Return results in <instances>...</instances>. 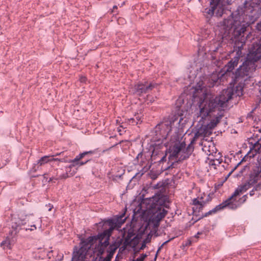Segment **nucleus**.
<instances>
[{
	"instance_id": "obj_59",
	"label": "nucleus",
	"mask_w": 261,
	"mask_h": 261,
	"mask_svg": "<svg viewBox=\"0 0 261 261\" xmlns=\"http://www.w3.org/2000/svg\"><path fill=\"white\" fill-rule=\"evenodd\" d=\"M99 252L100 253V254H102L103 252V249H101L100 248V250H99Z\"/></svg>"
},
{
	"instance_id": "obj_11",
	"label": "nucleus",
	"mask_w": 261,
	"mask_h": 261,
	"mask_svg": "<svg viewBox=\"0 0 261 261\" xmlns=\"http://www.w3.org/2000/svg\"><path fill=\"white\" fill-rule=\"evenodd\" d=\"M211 199L210 195L207 196V198L205 200L204 199L202 196H198L197 198H194L192 202V205H194L192 208V213L196 216H198L199 215L197 214V213H200V212L203 210V208L206 204L211 200Z\"/></svg>"
},
{
	"instance_id": "obj_43",
	"label": "nucleus",
	"mask_w": 261,
	"mask_h": 261,
	"mask_svg": "<svg viewBox=\"0 0 261 261\" xmlns=\"http://www.w3.org/2000/svg\"><path fill=\"white\" fill-rule=\"evenodd\" d=\"M166 156H167V153H166L165 155H164L161 157L160 160L158 161V162L160 164L161 163H163L164 162H165L166 161Z\"/></svg>"
},
{
	"instance_id": "obj_23",
	"label": "nucleus",
	"mask_w": 261,
	"mask_h": 261,
	"mask_svg": "<svg viewBox=\"0 0 261 261\" xmlns=\"http://www.w3.org/2000/svg\"><path fill=\"white\" fill-rule=\"evenodd\" d=\"M222 117V115H219L217 116L215 119L211 120V121L205 125L207 126L208 128H210L212 130L219 122Z\"/></svg>"
},
{
	"instance_id": "obj_22",
	"label": "nucleus",
	"mask_w": 261,
	"mask_h": 261,
	"mask_svg": "<svg viewBox=\"0 0 261 261\" xmlns=\"http://www.w3.org/2000/svg\"><path fill=\"white\" fill-rule=\"evenodd\" d=\"M111 234L112 233L105 229L102 232L99 233L97 235H96V237L99 243H101V241L103 240L110 238Z\"/></svg>"
},
{
	"instance_id": "obj_48",
	"label": "nucleus",
	"mask_w": 261,
	"mask_h": 261,
	"mask_svg": "<svg viewBox=\"0 0 261 261\" xmlns=\"http://www.w3.org/2000/svg\"><path fill=\"white\" fill-rule=\"evenodd\" d=\"M46 206L48 207V211H50L53 208V205L50 203L46 204Z\"/></svg>"
},
{
	"instance_id": "obj_7",
	"label": "nucleus",
	"mask_w": 261,
	"mask_h": 261,
	"mask_svg": "<svg viewBox=\"0 0 261 261\" xmlns=\"http://www.w3.org/2000/svg\"><path fill=\"white\" fill-rule=\"evenodd\" d=\"M97 241L96 236L88 237L86 240L81 241L82 246L78 249L76 246L74 248L71 261H87L85 260L88 249L93 245Z\"/></svg>"
},
{
	"instance_id": "obj_1",
	"label": "nucleus",
	"mask_w": 261,
	"mask_h": 261,
	"mask_svg": "<svg viewBox=\"0 0 261 261\" xmlns=\"http://www.w3.org/2000/svg\"><path fill=\"white\" fill-rule=\"evenodd\" d=\"M258 17V15L251 4L247 1L242 6H239L237 10L224 19L222 22L221 31L223 40H230L233 44L234 50L236 55L219 72L215 85L220 84L230 76L232 71L236 67L242 56V50L245 44L247 37L245 36L247 29L253 23Z\"/></svg>"
},
{
	"instance_id": "obj_28",
	"label": "nucleus",
	"mask_w": 261,
	"mask_h": 261,
	"mask_svg": "<svg viewBox=\"0 0 261 261\" xmlns=\"http://www.w3.org/2000/svg\"><path fill=\"white\" fill-rule=\"evenodd\" d=\"M148 175L151 179L155 180L158 177L159 173L158 172L151 170L149 172Z\"/></svg>"
},
{
	"instance_id": "obj_62",
	"label": "nucleus",
	"mask_w": 261,
	"mask_h": 261,
	"mask_svg": "<svg viewBox=\"0 0 261 261\" xmlns=\"http://www.w3.org/2000/svg\"><path fill=\"white\" fill-rule=\"evenodd\" d=\"M117 6H113V9H117Z\"/></svg>"
},
{
	"instance_id": "obj_8",
	"label": "nucleus",
	"mask_w": 261,
	"mask_h": 261,
	"mask_svg": "<svg viewBox=\"0 0 261 261\" xmlns=\"http://www.w3.org/2000/svg\"><path fill=\"white\" fill-rule=\"evenodd\" d=\"M257 160L255 165L253 167L249 174V178L244 185L240 186L239 187L242 192H245L257 183L259 177L261 176V154L257 153Z\"/></svg>"
},
{
	"instance_id": "obj_44",
	"label": "nucleus",
	"mask_w": 261,
	"mask_h": 261,
	"mask_svg": "<svg viewBox=\"0 0 261 261\" xmlns=\"http://www.w3.org/2000/svg\"><path fill=\"white\" fill-rule=\"evenodd\" d=\"M248 198V195L247 194L243 195L240 199V200L241 201V203H243L247 200Z\"/></svg>"
},
{
	"instance_id": "obj_56",
	"label": "nucleus",
	"mask_w": 261,
	"mask_h": 261,
	"mask_svg": "<svg viewBox=\"0 0 261 261\" xmlns=\"http://www.w3.org/2000/svg\"><path fill=\"white\" fill-rule=\"evenodd\" d=\"M232 0H226V3L227 4L230 5L231 4Z\"/></svg>"
},
{
	"instance_id": "obj_15",
	"label": "nucleus",
	"mask_w": 261,
	"mask_h": 261,
	"mask_svg": "<svg viewBox=\"0 0 261 261\" xmlns=\"http://www.w3.org/2000/svg\"><path fill=\"white\" fill-rule=\"evenodd\" d=\"M135 235V233L133 228L130 227L128 228L127 231L126 236L124 238V241L123 242L124 246H127L130 245L132 241L138 238L137 236L134 237Z\"/></svg>"
},
{
	"instance_id": "obj_52",
	"label": "nucleus",
	"mask_w": 261,
	"mask_h": 261,
	"mask_svg": "<svg viewBox=\"0 0 261 261\" xmlns=\"http://www.w3.org/2000/svg\"><path fill=\"white\" fill-rule=\"evenodd\" d=\"M240 164V163H238L237 166H236L229 173L228 176L230 175V174L232 173V172L237 168V167L238 166V165Z\"/></svg>"
},
{
	"instance_id": "obj_30",
	"label": "nucleus",
	"mask_w": 261,
	"mask_h": 261,
	"mask_svg": "<svg viewBox=\"0 0 261 261\" xmlns=\"http://www.w3.org/2000/svg\"><path fill=\"white\" fill-rule=\"evenodd\" d=\"M242 190L240 189L239 186L235 190L233 194L228 198L229 199H235L234 197L238 195L240 193H242Z\"/></svg>"
},
{
	"instance_id": "obj_29",
	"label": "nucleus",
	"mask_w": 261,
	"mask_h": 261,
	"mask_svg": "<svg viewBox=\"0 0 261 261\" xmlns=\"http://www.w3.org/2000/svg\"><path fill=\"white\" fill-rule=\"evenodd\" d=\"M10 245H11L10 241L9 239H6V240L3 241L1 243V247H3L4 249H5V248H9L10 249Z\"/></svg>"
},
{
	"instance_id": "obj_41",
	"label": "nucleus",
	"mask_w": 261,
	"mask_h": 261,
	"mask_svg": "<svg viewBox=\"0 0 261 261\" xmlns=\"http://www.w3.org/2000/svg\"><path fill=\"white\" fill-rule=\"evenodd\" d=\"M91 159H86L85 161H79V167L83 166L87 164L88 162L90 161Z\"/></svg>"
},
{
	"instance_id": "obj_54",
	"label": "nucleus",
	"mask_w": 261,
	"mask_h": 261,
	"mask_svg": "<svg viewBox=\"0 0 261 261\" xmlns=\"http://www.w3.org/2000/svg\"><path fill=\"white\" fill-rule=\"evenodd\" d=\"M100 259H102V261H111L110 260L106 258V257L103 258H102V257H100Z\"/></svg>"
},
{
	"instance_id": "obj_4",
	"label": "nucleus",
	"mask_w": 261,
	"mask_h": 261,
	"mask_svg": "<svg viewBox=\"0 0 261 261\" xmlns=\"http://www.w3.org/2000/svg\"><path fill=\"white\" fill-rule=\"evenodd\" d=\"M173 120L170 123H160L154 128L150 140V147L152 148L150 159L156 160L155 156H160V150L167 146L164 140L171 130Z\"/></svg>"
},
{
	"instance_id": "obj_42",
	"label": "nucleus",
	"mask_w": 261,
	"mask_h": 261,
	"mask_svg": "<svg viewBox=\"0 0 261 261\" xmlns=\"http://www.w3.org/2000/svg\"><path fill=\"white\" fill-rule=\"evenodd\" d=\"M210 145L207 147L205 144H203V146L202 147V150L203 151H204L205 153L208 151V152H207V154H210L211 153L210 150L208 149V147H210Z\"/></svg>"
},
{
	"instance_id": "obj_10",
	"label": "nucleus",
	"mask_w": 261,
	"mask_h": 261,
	"mask_svg": "<svg viewBox=\"0 0 261 261\" xmlns=\"http://www.w3.org/2000/svg\"><path fill=\"white\" fill-rule=\"evenodd\" d=\"M193 143H191V142L186 148H185L182 149V150L180 152L181 154L180 155V156L176 161L172 162L167 167H166L165 168L162 167V169L163 170H167L170 169H173V168H175V165H176L178 163L181 162L184 160L188 159L194 151V146L193 145Z\"/></svg>"
},
{
	"instance_id": "obj_13",
	"label": "nucleus",
	"mask_w": 261,
	"mask_h": 261,
	"mask_svg": "<svg viewBox=\"0 0 261 261\" xmlns=\"http://www.w3.org/2000/svg\"><path fill=\"white\" fill-rule=\"evenodd\" d=\"M223 207V206H221V205L219 204L217 205L215 207L213 208L212 210L209 211L208 212L202 214L201 215L199 214V213H197V214H198V216H196L194 214L193 215L195 216V218L193 217L190 221L189 222V223H187L186 224V227H190L191 226L193 225L195 223H196L198 220L204 218L210 215L215 214L218 211H220L221 210V207Z\"/></svg>"
},
{
	"instance_id": "obj_18",
	"label": "nucleus",
	"mask_w": 261,
	"mask_h": 261,
	"mask_svg": "<svg viewBox=\"0 0 261 261\" xmlns=\"http://www.w3.org/2000/svg\"><path fill=\"white\" fill-rule=\"evenodd\" d=\"M235 200L236 199H229V198H227L226 200L220 204L221 206H223V207H221V210L226 207H228L231 210L237 209L238 206L236 203H233V201Z\"/></svg>"
},
{
	"instance_id": "obj_2",
	"label": "nucleus",
	"mask_w": 261,
	"mask_h": 261,
	"mask_svg": "<svg viewBox=\"0 0 261 261\" xmlns=\"http://www.w3.org/2000/svg\"><path fill=\"white\" fill-rule=\"evenodd\" d=\"M229 85L230 86L221 91L218 96L214 97L206 95L199 102V113L202 119H205L215 109L223 107L234 97L243 95V89L242 86L234 85L232 81Z\"/></svg>"
},
{
	"instance_id": "obj_55",
	"label": "nucleus",
	"mask_w": 261,
	"mask_h": 261,
	"mask_svg": "<svg viewBox=\"0 0 261 261\" xmlns=\"http://www.w3.org/2000/svg\"><path fill=\"white\" fill-rule=\"evenodd\" d=\"M216 161L218 162V164H220V163H222V159H216Z\"/></svg>"
},
{
	"instance_id": "obj_12",
	"label": "nucleus",
	"mask_w": 261,
	"mask_h": 261,
	"mask_svg": "<svg viewBox=\"0 0 261 261\" xmlns=\"http://www.w3.org/2000/svg\"><path fill=\"white\" fill-rule=\"evenodd\" d=\"M185 146L186 144L184 142H180L178 141L171 144L166 150V152L168 151L170 153L168 157L169 160L173 158H177L178 154L185 148Z\"/></svg>"
},
{
	"instance_id": "obj_39",
	"label": "nucleus",
	"mask_w": 261,
	"mask_h": 261,
	"mask_svg": "<svg viewBox=\"0 0 261 261\" xmlns=\"http://www.w3.org/2000/svg\"><path fill=\"white\" fill-rule=\"evenodd\" d=\"M147 256L146 254H142L138 258L133 261H144L145 258Z\"/></svg>"
},
{
	"instance_id": "obj_51",
	"label": "nucleus",
	"mask_w": 261,
	"mask_h": 261,
	"mask_svg": "<svg viewBox=\"0 0 261 261\" xmlns=\"http://www.w3.org/2000/svg\"><path fill=\"white\" fill-rule=\"evenodd\" d=\"M146 247V242L145 241H143L140 248V250L143 249Z\"/></svg>"
},
{
	"instance_id": "obj_58",
	"label": "nucleus",
	"mask_w": 261,
	"mask_h": 261,
	"mask_svg": "<svg viewBox=\"0 0 261 261\" xmlns=\"http://www.w3.org/2000/svg\"><path fill=\"white\" fill-rule=\"evenodd\" d=\"M60 258L59 261H60V260L63 259V257H64L63 254L62 253H61V255H60Z\"/></svg>"
},
{
	"instance_id": "obj_9",
	"label": "nucleus",
	"mask_w": 261,
	"mask_h": 261,
	"mask_svg": "<svg viewBox=\"0 0 261 261\" xmlns=\"http://www.w3.org/2000/svg\"><path fill=\"white\" fill-rule=\"evenodd\" d=\"M157 86L158 84L153 82H149L147 81L140 82L135 86V92L137 95L141 96L144 94L149 93Z\"/></svg>"
},
{
	"instance_id": "obj_53",
	"label": "nucleus",
	"mask_w": 261,
	"mask_h": 261,
	"mask_svg": "<svg viewBox=\"0 0 261 261\" xmlns=\"http://www.w3.org/2000/svg\"><path fill=\"white\" fill-rule=\"evenodd\" d=\"M201 234V232H198L197 233V234H196L195 236H194V237L196 238H199V234Z\"/></svg>"
},
{
	"instance_id": "obj_45",
	"label": "nucleus",
	"mask_w": 261,
	"mask_h": 261,
	"mask_svg": "<svg viewBox=\"0 0 261 261\" xmlns=\"http://www.w3.org/2000/svg\"><path fill=\"white\" fill-rule=\"evenodd\" d=\"M192 244V241L191 239H188L187 241H185V243L184 245L185 246H190Z\"/></svg>"
},
{
	"instance_id": "obj_49",
	"label": "nucleus",
	"mask_w": 261,
	"mask_h": 261,
	"mask_svg": "<svg viewBox=\"0 0 261 261\" xmlns=\"http://www.w3.org/2000/svg\"><path fill=\"white\" fill-rule=\"evenodd\" d=\"M62 170V169H59V170H57V173H56V176H53L52 177H51L50 178H52L53 177H57V175H60L61 174H63L64 172L63 173H62L61 172V171Z\"/></svg>"
},
{
	"instance_id": "obj_47",
	"label": "nucleus",
	"mask_w": 261,
	"mask_h": 261,
	"mask_svg": "<svg viewBox=\"0 0 261 261\" xmlns=\"http://www.w3.org/2000/svg\"><path fill=\"white\" fill-rule=\"evenodd\" d=\"M114 255L111 254V253H108L107 255L105 257L106 258L111 260L112 258L113 257Z\"/></svg>"
},
{
	"instance_id": "obj_40",
	"label": "nucleus",
	"mask_w": 261,
	"mask_h": 261,
	"mask_svg": "<svg viewBox=\"0 0 261 261\" xmlns=\"http://www.w3.org/2000/svg\"><path fill=\"white\" fill-rule=\"evenodd\" d=\"M143 156V151L140 152L138 155H137L136 158H135V159L134 160V161L136 162H137L138 163H139V159L140 158H142V157Z\"/></svg>"
},
{
	"instance_id": "obj_32",
	"label": "nucleus",
	"mask_w": 261,
	"mask_h": 261,
	"mask_svg": "<svg viewBox=\"0 0 261 261\" xmlns=\"http://www.w3.org/2000/svg\"><path fill=\"white\" fill-rule=\"evenodd\" d=\"M203 128H204V132L203 133V137L209 136L212 134V130L207 128L205 125H203Z\"/></svg>"
},
{
	"instance_id": "obj_46",
	"label": "nucleus",
	"mask_w": 261,
	"mask_h": 261,
	"mask_svg": "<svg viewBox=\"0 0 261 261\" xmlns=\"http://www.w3.org/2000/svg\"><path fill=\"white\" fill-rule=\"evenodd\" d=\"M256 29L258 31H261V21L256 24Z\"/></svg>"
},
{
	"instance_id": "obj_3",
	"label": "nucleus",
	"mask_w": 261,
	"mask_h": 261,
	"mask_svg": "<svg viewBox=\"0 0 261 261\" xmlns=\"http://www.w3.org/2000/svg\"><path fill=\"white\" fill-rule=\"evenodd\" d=\"M258 61H261V46L249 51L245 61L235 71L232 79L234 85H241L243 89L245 82L250 77V74L255 71V63Z\"/></svg>"
},
{
	"instance_id": "obj_21",
	"label": "nucleus",
	"mask_w": 261,
	"mask_h": 261,
	"mask_svg": "<svg viewBox=\"0 0 261 261\" xmlns=\"http://www.w3.org/2000/svg\"><path fill=\"white\" fill-rule=\"evenodd\" d=\"M141 160L140 162L139 163L141 166H143L145 165L142 169V173L141 174H144V173L146 172L152 165V163H150L148 160H147L145 158L142 157L141 158Z\"/></svg>"
},
{
	"instance_id": "obj_37",
	"label": "nucleus",
	"mask_w": 261,
	"mask_h": 261,
	"mask_svg": "<svg viewBox=\"0 0 261 261\" xmlns=\"http://www.w3.org/2000/svg\"><path fill=\"white\" fill-rule=\"evenodd\" d=\"M174 239V238H171V239H169V240H168L167 241H166L164 242L162 244V245H161V246L158 248V250H157V252H156V255H155V259H156L158 253H159V252L160 251V250L163 248V246L164 245L166 244L167 243L169 242L171 240H172V239Z\"/></svg>"
},
{
	"instance_id": "obj_57",
	"label": "nucleus",
	"mask_w": 261,
	"mask_h": 261,
	"mask_svg": "<svg viewBox=\"0 0 261 261\" xmlns=\"http://www.w3.org/2000/svg\"><path fill=\"white\" fill-rule=\"evenodd\" d=\"M85 80H86V77H81V81L82 82H85Z\"/></svg>"
},
{
	"instance_id": "obj_61",
	"label": "nucleus",
	"mask_w": 261,
	"mask_h": 261,
	"mask_svg": "<svg viewBox=\"0 0 261 261\" xmlns=\"http://www.w3.org/2000/svg\"><path fill=\"white\" fill-rule=\"evenodd\" d=\"M181 120H182V118H180V119H179V121H178V123H179V124L181 122Z\"/></svg>"
},
{
	"instance_id": "obj_14",
	"label": "nucleus",
	"mask_w": 261,
	"mask_h": 261,
	"mask_svg": "<svg viewBox=\"0 0 261 261\" xmlns=\"http://www.w3.org/2000/svg\"><path fill=\"white\" fill-rule=\"evenodd\" d=\"M98 227H101L112 233L113 230L117 226L115 219H109L103 220L97 224Z\"/></svg>"
},
{
	"instance_id": "obj_38",
	"label": "nucleus",
	"mask_w": 261,
	"mask_h": 261,
	"mask_svg": "<svg viewBox=\"0 0 261 261\" xmlns=\"http://www.w3.org/2000/svg\"><path fill=\"white\" fill-rule=\"evenodd\" d=\"M122 142H123V140L122 141H120L118 143H116L115 144H114V145H112L111 147H110L109 148L105 149V150H103V152H105L106 151H109L110 150H111L113 147L116 146L118 144H120L122 143Z\"/></svg>"
},
{
	"instance_id": "obj_35",
	"label": "nucleus",
	"mask_w": 261,
	"mask_h": 261,
	"mask_svg": "<svg viewBox=\"0 0 261 261\" xmlns=\"http://www.w3.org/2000/svg\"><path fill=\"white\" fill-rule=\"evenodd\" d=\"M174 239V238H171V239H169V240H168L167 241H166L164 242L162 244V245H161V246L158 248V250H157V252H156V255H155V259H156L158 253H159V252L160 251V250L163 248V246L164 245L166 244L167 243L169 242L171 240H172V239Z\"/></svg>"
},
{
	"instance_id": "obj_64",
	"label": "nucleus",
	"mask_w": 261,
	"mask_h": 261,
	"mask_svg": "<svg viewBox=\"0 0 261 261\" xmlns=\"http://www.w3.org/2000/svg\"><path fill=\"white\" fill-rule=\"evenodd\" d=\"M115 138V136H111V137H110V139H111V138Z\"/></svg>"
},
{
	"instance_id": "obj_60",
	"label": "nucleus",
	"mask_w": 261,
	"mask_h": 261,
	"mask_svg": "<svg viewBox=\"0 0 261 261\" xmlns=\"http://www.w3.org/2000/svg\"><path fill=\"white\" fill-rule=\"evenodd\" d=\"M215 160H211V164L213 165H215V163H213V162H215Z\"/></svg>"
},
{
	"instance_id": "obj_16",
	"label": "nucleus",
	"mask_w": 261,
	"mask_h": 261,
	"mask_svg": "<svg viewBox=\"0 0 261 261\" xmlns=\"http://www.w3.org/2000/svg\"><path fill=\"white\" fill-rule=\"evenodd\" d=\"M25 224V219H21L19 218H14L12 219V228L16 231V233L18 232L21 229V227Z\"/></svg>"
},
{
	"instance_id": "obj_26",
	"label": "nucleus",
	"mask_w": 261,
	"mask_h": 261,
	"mask_svg": "<svg viewBox=\"0 0 261 261\" xmlns=\"http://www.w3.org/2000/svg\"><path fill=\"white\" fill-rule=\"evenodd\" d=\"M224 9L222 7V6L220 5V4H218V6H217V8L215 10V15L217 17H220L222 16L224 13Z\"/></svg>"
},
{
	"instance_id": "obj_25",
	"label": "nucleus",
	"mask_w": 261,
	"mask_h": 261,
	"mask_svg": "<svg viewBox=\"0 0 261 261\" xmlns=\"http://www.w3.org/2000/svg\"><path fill=\"white\" fill-rule=\"evenodd\" d=\"M253 189L249 192L250 196H253L255 195V192H259L261 190V182L256 183L254 185Z\"/></svg>"
},
{
	"instance_id": "obj_31",
	"label": "nucleus",
	"mask_w": 261,
	"mask_h": 261,
	"mask_svg": "<svg viewBox=\"0 0 261 261\" xmlns=\"http://www.w3.org/2000/svg\"><path fill=\"white\" fill-rule=\"evenodd\" d=\"M135 116V117L131 118L128 119L129 122L130 123H131L133 124L134 122H136V124H138V122L140 120L141 118H140L139 116H137L136 115Z\"/></svg>"
},
{
	"instance_id": "obj_33",
	"label": "nucleus",
	"mask_w": 261,
	"mask_h": 261,
	"mask_svg": "<svg viewBox=\"0 0 261 261\" xmlns=\"http://www.w3.org/2000/svg\"><path fill=\"white\" fill-rule=\"evenodd\" d=\"M109 239L110 238H107L104 240L103 242L101 241V243H99V244H100L101 246L103 247H107L109 244Z\"/></svg>"
},
{
	"instance_id": "obj_50",
	"label": "nucleus",
	"mask_w": 261,
	"mask_h": 261,
	"mask_svg": "<svg viewBox=\"0 0 261 261\" xmlns=\"http://www.w3.org/2000/svg\"><path fill=\"white\" fill-rule=\"evenodd\" d=\"M36 229V226L35 225H31V228H26L25 230H30L31 231L32 230H33L34 229Z\"/></svg>"
},
{
	"instance_id": "obj_17",
	"label": "nucleus",
	"mask_w": 261,
	"mask_h": 261,
	"mask_svg": "<svg viewBox=\"0 0 261 261\" xmlns=\"http://www.w3.org/2000/svg\"><path fill=\"white\" fill-rule=\"evenodd\" d=\"M220 0H211L210 2V8H205L204 12L209 15L211 17L215 15V10L217 8L218 4L220 3Z\"/></svg>"
},
{
	"instance_id": "obj_19",
	"label": "nucleus",
	"mask_w": 261,
	"mask_h": 261,
	"mask_svg": "<svg viewBox=\"0 0 261 261\" xmlns=\"http://www.w3.org/2000/svg\"><path fill=\"white\" fill-rule=\"evenodd\" d=\"M53 156L54 155H44L39 160H38L37 162V164H35V165H38L39 166H41L48 163V162L59 161L58 158H53Z\"/></svg>"
},
{
	"instance_id": "obj_24",
	"label": "nucleus",
	"mask_w": 261,
	"mask_h": 261,
	"mask_svg": "<svg viewBox=\"0 0 261 261\" xmlns=\"http://www.w3.org/2000/svg\"><path fill=\"white\" fill-rule=\"evenodd\" d=\"M119 244L118 243L114 242L109 246L107 249V253L114 255V253L115 252L117 249L119 247Z\"/></svg>"
},
{
	"instance_id": "obj_34",
	"label": "nucleus",
	"mask_w": 261,
	"mask_h": 261,
	"mask_svg": "<svg viewBox=\"0 0 261 261\" xmlns=\"http://www.w3.org/2000/svg\"><path fill=\"white\" fill-rule=\"evenodd\" d=\"M174 239V238H171V239H169V240H168L167 241H166L164 242L162 244V245H161V246L158 248V250H157V252H156V255H155V259H156L158 253H159V252L160 251V250L163 248V246L164 245L166 244L167 243L169 242L171 240H172V239Z\"/></svg>"
},
{
	"instance_id": "obj_20",
	"label": "nucleus",
	"mask_w": 261,
	"mask_h": 261,
	"mask_svg": "<svg viewBox=\"0 0 261 261\" xmlns=\"http://www.w3.org/2000/svg\"><path fill=\"white\" fill-rule=\"evenodd\" d=\"M198 125L196 127V132L195 133L194 136L191 140V143H194L196 140L199 137H203V133L204 132V128H203V125L201 124V125L198 128Z\"/></svg>"
},
{
	"instance_id": "obj_27",
	"label": "nucleus",
	"mask_w": 261,
	"mask_h": 261,
	"mask_svg": "<svg viewBox=\"0 0 261 261\" xmlns=\"http://www.w3.org/2000/svg\"><path fill=\"white\" fill-rule=\"evenodd\" d=\"M124 217V214H122L120 216L118 217L115 220V222H116V225L118 226L121 225L123 223H124L126 218Z\"/></svg>"
},
{
	"instance_id": "obj_5",
	"label": "nucleus",
	"mask_w": 261,
	"mask_h": 261,
	"mask_svg": "<svg viewBox=\"0 0 261 261\" xmlns=\"http://www.w3.org/2000/svg\"><path fill=\"white\" fill-rule=\"evenodd\" d=\"M164 202L161 200L152 204L150 210L151 215L147 222L148 226H151L153 228L158 227L160 221L164 218L167 213V211L164 208Z\"/></svg>"
},
{
	"instance_id": "obj_6",
	"label": "nucleus",
	"mask_w": 261,
	"mask_h": 261,
	"mask_svg": "<svg viewBox=\"0 0 261 261\" xmlns=\"http://www.w3.org/2000/svg\"><path fill=\"white\" fill-rule=\"evenodd\" d=\"M94 152L95 151L93 150L84 151L76 155L75 158L73 160L67 159L65 158L59 159V162L69 163H70V165L65 167V171L63 174L57 175V177H53L52 178H50L48 181L50 182L53 180H58L62 179H66L69 177L70 176H72V174L69 173L71 171V169L75 166L79 167V161L84 158L86 155L88 154H93L94 153Z\"/></svg>"
},
{
	"instance_id": "obj_36",
	"label": "nucleus",
	"mask_w": 261,
	"mask_h": 261,
	"mask_svg": "<svg viewBox=\"0 0 261 261\" xmlns=\"http://www.w3.org/2000/svg\"><path fill=\"white\" fill-rule=\"evenodd\" d=\"M174 239V238H171V239H169V240H168L167 241H166L164 242L162 244V245H161V246L158 248V250H157V252H156V255H155V259H156L158 253H159V252L160 251V250L163 248V246L164 245L166 244L167 243L169 242L171 240H172V239Z\"/></svg>"
},
{
	"instance_id": "obj_63",
	"label": "nucleus",
	"mask_w": 261,
	"mask_h": 261,
	"mask_svg": "<svg viewBox=\"0 0 261 261\" xmlns=\"http://www.w3.org/2000/svg\"><path fill=\"white\" fill-rule=\"evenodd\" d=\"M62 153V152L60 153H57L55 156H57V155H60Z\"/></svg>"
}]
</instances>
